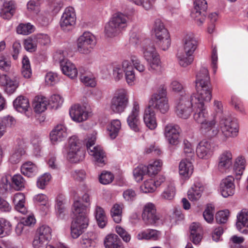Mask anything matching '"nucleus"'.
<instances>
[{
	"mask_svg": "<svg viewBox=\"0 0 248 248\" xmlns=\"http://www.w3.org/2000/svg\"><path fill=\"white\" fill-rule=\"evenodd\" d=\"M87 207L83 206L79 200L75 201L73 203L72 212L74 219L71 226V235L74 239L78 237L89 225Z\"/></svg>",
	"mask_w": 248,
	"mask_h": 248,
	"instance_id": "1",
	"label": "nucleus"
},
{
	"mask_svg": "<svg viewBox=\"0 0 248 248\" xmlns=\"http://www.w3.org/2000/svg\"><path fill=\"white\" fill-rule=\"evenodd\" d=\"M142 51L145 59L149 63L150 70L158 72H161L162 67L159 55L156 52L153 43L150 40H145Z\"/></svg>",
	"mask_w": 248,
	"mask_h": 248,
	"instance_id": "2",
	"label": "nucleus"
},
{
	"mask_svg": "<svg viewBox=\"0 0 248 248\" xmlns=\"http://www.w3.org/2000/svg\"><path fill=\"white\" fill-rule=\"evenodd\" d=\"M166 95V88L164 85H161L156 92L152 95L148 107L152 109L159 110L161 113H165L169 108Z\"/></svg>",
	"mask_w": 248,
	"mask_h": 248,
	"instance_id": "3",
	"label": "nucleus"
},
{
	"mask_svg": "<svg viewBox=\"0 0 248 248\" xmlns=\"http://www.w3.org/2000/svg\"><path fill=\"white\" fill-rule=\"evenodd\" d=\"M127 17L122 13L115 14L106 25L105 32L108 37H114L126 26Z\"/></svg>",
	"mask_w": 248,
	"mask_h": 248,
	"instance_id": "4",
	"label": "nucleus"
},
{
	"mask_svg": "<svg viewBox=\"0 0 248 248\" xmlns=\"http://www.w3.org/2000/svg\"><path fill=\"white\" fill-rule=\"evenodd\" d=\"M123 69L120 65L113 67L112 75L116 81L119 80L123 77V71L128 84L132 85L135 79V75L133 65L128 61H124L122 63Z\"/></svg>",
	"mask_w": 248,
	"mask_h": 248,
	"instance_id": "5",
	"label": "nucleus"
},
{
	"mask_svg": "<svg viewBox=\"0 0 248 248\" xmlns=\"http://www.w3.org/2000/svg\"><path fill=\"white\" fill-rule=\"evenodd\" d=\"M128 103V97L124 90H120L116 93L111 99L110 110L115 113L124 112Z\"/></svg>",
	"mask_w": 248,
	"mask_h": 248,
	"instance_id": "6",
	"label": "nucleus"
},
{
	"mask_svg": "<svg viewBox=\"0 0 248 248\" xmlns=\"http://www.w3.org/2000/svg\"><path fill=\"white\" fill-rule=\"evenodd\" d=\"M52 230L48 226L42 225L39 227L36 231L32 246L34 248H40L46 245L51 239Z\"/></svg>",
	"mask_w": 248,
	"mask_h": 248,
	"instance_id": "7",
	"label": "nucleus"
},
{
	"mask_svg": "<svg viewBox=\"0 0 248 248\" xmlns=\"http://www.w3.org/2000/svg\"><path fill=\"white\" fill-rule=\"evenodd\" d=\"M197 93L192 94L189 96L191 101L195 104L204 106V102H209L212 98L211 85L201 86L196 87Z\"/></svg>",
	"mask_w": 248,
	"mask_h": 248,
	"instance_id": "8",
	"label": "nucleus"
},
{
	"mask_svg": "<svg viewBox=\"0 0 248 248\" xmlns=\"http://www.w3.org/2000/svg\"><path fill=\"white\" fill-rule=\"evenodd\" d=\"M176 107V113L177 115L181 118L187 119L192 112L191 108H196L195 104L191 101L189 96L185 94L182 95Z\"/></svg>",
	"mask_w": 248,
	"mask_h": 248,
	"instance_id": "9",
	"label": "nucleus"
},
{
	"mask_svg": "<svg viewBox=\"0 0 248 248\" xmlns=\"http://www.w3.org/2000/svg\"><path fill=\"white\" fill-rule=\"evenodd\" d=\"M81 146L82 144L77 137L73 136L69 138L67 157L71 161L76 162L82 158L84 152Z\"/></svg>",
	"mask_w": 248,
	"mask_h": 248,
	"instance_id": "10",
	"label": "nucleus"
},
{
	"mask_svg": "<svg viewBox=\"0 0 248 248\" xmlns=\"http://www.w3.org/2000/svg\"><path fill=\"white\" fill-rule=\"evenodd\" d=\"M95 45L94 36L89 32H85L77 40V49L81 53H90Z\"/></svg>",
	"mask_w": 248,
	"mask_h": 248,
	"instance_id": "11",
	"label": "nucleus"
},
{
	"mask_svg": "<svg viewBox=\"0 0 248 248\" xmlns=\"http://www.w3.org/2000/svg\"><path fill=\"white\" fill-rule=\"evenodd\" d=\"M207 9V3L205 0H195L191 16L199 26L202 25L204 21Z\"/></svg>",
	"mask_w": 248,
	"mask_h": 248,
	"instance_id": "12",
	"label": "nucleus"
},
{
	"mask_svg": "<svg viewBox=\"0 0 248 248\" xmlns=\"http://www.w3.org/2000/svg\"><path fill=\"white\" fill-rule=\"evenodd\" d=\"M220 128L226 138L235 137L238 132V126L236 121L231 117H223L220 121Z\"/></svg>",
	"mask_w": 248,
	"mask_h": 248,
	"instance_id": "13",
	"label": "nucleus"
},
{
	"mask_svg": "<svg viewBox=\"0 0 248 248\" xmlns=\"http://www.w3.org/2000/svg\"><path fill=\"white\" fill-rule=\"evenodd\" d=\"M76 16L74 9L72 7H67L63 12L60 20V26L64 31L72 29L76 24Z\"/></svg>",
	"mask_w": 248,
	"mask_h": 248,
	"instance_id": "14",
	"label": "nucleus"
},
{
	"mask_svg": "<svg viewBox=\"0 0 248 248\" xmlns=\"http://www.w3.org/2000/svg\"><path fill=\"white\" fill-rule=\"evenodd\" d=\"M95 140V138L94 137H92L88 140L86 143L87 150L89 154L94 157L95 161L97 163L104 165L105 153L101 147L99 146L93 147Z\"/></svg>",
	"mask_w": 248,
	"mask_h": 248,
	"instance_id": "15",
	"label": "nucleus"
},
{
	"mask_svg": "<svg viewBox=\"0 0 248 248\" xmlns=\"http://www.w3.org/2000/svg\"><path fill=\"white\" fill-rule=\"evenodd\" d=\"M180 131V128L177 124H169L166 125L164 135L170 144L176 145L179 143Z\"/></svg>",
	"mask_w": 248,
	"mask_h": 248,
	"instance_id": "16",
	"label": "nucleus"
},
{
	"mask_svg": "<svg viewBox=\"0 0 248 248\" xmlns=\"http://www.w3.org/2000/svg\"><path fill=\"white\" fill-rule=\"evenodd\" d=\"M133 108L129 114L127 122L130 128L135 132H139L140 128V121L139 118V104L137 101H134Z\"/></svg>",
	"mask_w": 248,
	"mask_h": 248,
	"instance_id": "17",
	"label": "nucleus"
},
{
	"mask_svg": "<svg viewBox=\"0 0 248 248\" xmlns=\"http://www.w3.org/2000/svg\"><path fill=\"white\" fill-rule=\"evenodd\" d=\"M215 149V145L212 142L206 140L201 141L196 149L198 156L202 159H207L212 155Z\"/></svg>",
	"mask_w": 248,
	"mask_h": 248,
	"instance_id": "18",
	"label": "nucleus"
},
{
	"mask_svg": "<svg viewBox=\"0 0 248 248\" xmlns=\"http://www.w3.org/2000/svg\"><path fill=\"white\" fill-rule=\"evenodd\" d=\"M142 217L147 224H154L159 219L156 213L155 205L152 203H147L144 207Z\"/></svg>",
	"mask_w": 248,
	"mask_h": 248,
	"instance_id": "19",
	"label": "nucleus"
},
{
	"mask_svg": "<svg viewBox=\"0 0 248 248\" xmlns=\"http://www.w3.org/2000/svg\"><path fill=\"white\" fill-rule=\"evenodd\" d=\"M234 178L231 175L222 180L220 184V191L225 198L232 196L235 192Z\"/></svg>",
	"mask_w": 248,
	"mask_h": 248,
	"instance_id": "20",
	"label": "nucleus"
},
{
	"mask_svg": "<svg viewBox=\"0 0 248 248\" xmlns=\"http://www.w3.org/2000/svg\"><path fill=\"white\" fill-rule=\"evenodd\" d=\"M0 84L5 86V92L11 94L14 93L19 85L18 78L14 77L10 78L6 74H2Z\"/></svg>",
	"mask_w": 248,
	"mask_h": 248,
	"instance_id": "21",
	"label": "nucleus"
},
{
	"mask_svg": "<svg viewBox=\"0 0 248 248\" xmlns=\"http://www.w3.org/2000/svg\"><path fill=\"white\" fill-rule=\"evenodd\" d=\"M193 110L195 111L194 119L195 121L201 124V127H202L203 124L206 125L209 123L210 120H207L209 116L204 106H202V104L201 105H197L196 108H193Z\"/></svg>",
	"mask_w": 248,
	"mask_h": 248,
	"instance_id": "22",
	"label": "nucleus"
},
{
	"mask_svg": "<svg viewBox=\"0 0 248 248\" xmlns=\"http://www.w3.org/2000/svg\"><path fill=\"white\" fill-rule=\"evenodd\" d=\"M236 226L243 233H248V211L243 209L237 216Z\"/></svg>",
	"mask_w": 248,
	"mask_h": 248,
	"instance_id": "23",
	"label": "nucleus"
},
{
	"mask_svg": "<svg viewBox=\"0 0 248 248\" xmlns=\"http://www.w3.org/2000/svg\"><path fill=\"white\" fill-rule=\"evenodd\" d=\"M67 136V129L62 124H59L55 127L50 133V139L51 141L55 142L64 140Z\"/></svg>",
	"mask_w": 248,
	"mask_h": 248,
	"instance_id": "24",
	"label": "nucleus"
},
{
	"mask_svg": "<svg viewBox=\"0 0 248 248\" xmlns=\"http://www.w3.org/2000/svg\"><path fill=\"white\" fill-rule=\"evenodd\" d=\"M196 87L211 85L209 72L207 68L204 66H202L198 71L196 75Z\"/></svg>",
	"mask_w": 248,
	"mask_h": 248,
	"instance_id": "25",
	"label": "nucleus"
},
{
	"mask_svg": "<svg viewBox=\"0 0 248 248\" xmlns=\"http://www.w3.org/2000/svg\"><path fill=\"white\" fill-rule=\"evenodd\" d=\"M69 114L74 121L78 122L85 121L88 117V113L85 108L78 105H76L71 108Z\"/></svg>",
	"mask_w": 248,
	"mask_h": 248,
	"instance_id": "26",
	"label": "nucleus"
},
{
	"mask_svg": "<svg viewBox=\"0 0 248 248\" xmlns=\"http://www.w3.org/2000/svg\"><path fill=\"white\" fill-rule=\"evenodd\" d=\"M232 165V155L229 151H225L219 157L218 169L221 172L226 171Z\"/></svg>",
	"mask_w": 248,
	"mask_h": 248,
	"instance_id": "27",
	"label": "nucleus"
},
{
	"mask_svg": "<svg viewBox=\"0 0 248 248\" xmlns=\"http://www.w3.org/2000/svg\"><path fill=\"white\" fill-rule=\"evenodd\" d=\"M184 49L186 54L192 55L196 50L198 42L192 33H189L186 35L184 39Z\"/></svg>",
	"mask_w": 248,
	"mask_h": 248,
	"instance_id": "28",
	"label": "nucleus"
},
{
	"mask_svg": "<svg viewBox=\"0 0 248 248\" xmlns=\"http://www.w3.org/2000/svg\"><path fill=\"white\" fill-rule=\"evenodd\" d=\"M190 240L195 245L198 244L202 239V230L200 224L193 222L189 227Z\"/></svg>",
	"mask_w": 248,
	"mask_h": 248,
	"instance_id": "29",
	"label": "nucleus"
},
{
	"mask_svg": "<svg viewBox=\"0 0 248 248\" xmlns=\"http://www.w3.org/2000/svg\"><path fill=\"white\" fill-rule=\"evenodd\" d=\"M15 10L16 6L14 1H5L0 9V15L3 19H9L14 15Z\"/></svg>",
	"mask_w": 248,
	"mask_h": 248,
	"instance_id": "30",
	"label": "nucleus"
},
{
	"mask_svg": "<svg viewBox=\"0 0 248 248\" xmlns=\"http://www.w3.org/2000/svg\"><path fill=\"white\" fill-rule=\"evenodd\" d=\"M144 122L147 127L153 130L156 128L157 123L155 113L153 109L147 107L144 111L143 116Z\"/></svg>",
	"mask_w": 248,
	"mask_h": 248,
	"instance_id": "31",
	"label": "nucleus"
},
{
	"mask_svg": "<svg viewBox=\"0 0 248 248\" xmlns=\"http://www.w3.org/2000/svg\"><path fill=\"white\" fill-rule=\"evenodd\" d=\"M104 245L106 248H124L122 242L115 234H110L105 237Z\"/></svg>",
	"mask_w": 248,
	"mask_h": 248,
	"instance_id": "32",
	"label": "nucleus"
},
{
	"mask_svg": "<svg viewBox=\"0 0 248 248\" xmlns=\"http://www.w3.org/2000/svg\"><path fill=\"white\" fill-rule=\"evenodd\" d=\"M201 130L202 134L210 138L215 137L219 132V129L216 126V122L214 119L209 121L207 124H203Z\"/></svg>",
	"mask_w": 248,
	"mask_h": 248,
	"instance_id": "33",
	"label": "nucleus"
},
{
	"mask_svg": "<svg viewBox=\"0 0 248 248\" xmlns=\"http://www.w3.org/2000/svg\"><path fill=\"white\" fill-rule=\"evenodd\" d=\"M179 169L180 175L186 178L192 174L193 166L190 161L186 159L182 160L180 162Z\"/></svg>",
	"mask_w": 248,
	"mask_h": 248,
	"instance_id": "34",
	"label": "nucleus"
},
{
	"mask_svg": "<svg viewBox=\"0 0 248 248\" xmlns=\"http://www.w3.org/2000/svg\"><path fill=\"white\" fill-rule=\"evenodd\" d=\"M61 68L63 74L66 75L71 78L77 77L78 70L75 65L68 60L61 64Z\"/></svg>",
	"mask_w": 248,
	"mask_h": 248,
	"instance_id": "35",
	"label": "nucleus"
},
{
	"mask_svg": "<svg viewBox=\"0 0 248 248\" xmlns=\"http://www.w3.org/2000/svg\"><path fill=\"white\" fill-rule=\"evenodd\" d=\"M154 32L156 39L170 36L168 30L165 28L163 23L159 19H156L155 22Z\"/></svg>",
	"mask_w": 248,
	"mask_h": 248,
	"instance_id": "36",
	"label": "nucleus"
},
{
	"mask_svg": "<svg viewBox=\"0 0 248 248\" xmlns=\"http://www.w3.org/2000/svg\"><path fill=\"white\" fill-rule=\"evenodd\" d=\"M13 105L16 110L20 112H25L30 108L28 99L23 96L17 97L14 101Z\"/></svg>",
	"mask_w": 248,
	"mask_h": 248,
	"instance_id": "37",
	"label": "nucleus"
},
{
	"mask_svg": "<svg viewBox=\"0 0 248 248\" xmlns=\"http://www.w3.org/2000/svg\"><path fill=\"white\" fill-rule=\"evenodd\" d=\"M203 189V186L201 184L198 183L195 184L188 191V198L191 201H196L198 200L202 196Z\"/></svg>",
	"mask_w": 248,
	"mask_h": 248,
	"instance_id": "38",
	"label": "nucleus"
},
{
	"mask_svg": "<svg viewBox=\"0 0 248 248\" xmlns=\"http://www.w3.org/2000/svg\"><path fill=\"white\" fill-rule=\"evenodd\" d=\"M94 214L97 224L99 227L103 228L107 222V218L104 209L99 206L96 205Z\"/></svg>",
	"mask_w": 248,
	"mask_h": 248,
	"instance_id": "39",
	"label": "nucleus"
},
{
	"mask_svg": "<svg viewBox=\"0 0 248 248\" xmlns=\"http://www.w3.org/2000/svg\"><path fill=\"white\" fill-rule=\"evenodd\" d=\"M159 232L155 230H147L140 232L137 235L139 240H157L159 235Z\"/></svg>",
	"mask_w": 248,
	"mask_h": 248,
	"instance_id": "40",
	"label": "nucleus"
},
{
	"mask_svg": "<svg viewBox=\"0 0 248 248\" xmlns=\"http://www.w3.org/2000/svg\"><path fill=\"white\" fill-rule=\"evenodd\" d=\"M48 102L46 98L44 97H38L35 98L33 103V107L34 111L40 113L45 111L46 109Z\"/></svg>",
	"mask_w": 248,
	"mask_h": 248,
	"instance_id": "41",
	"label": "nucleus"
},
{
	"mask_svg": "<svg viewBox=\"0 0 248 248\" xmlns=\"http://www.w3.org/2000/svg\"><path fill=\"white\" fill-rule=\"evenodd\" d=\"M121 127V123L120 120L115 119L112 120L110 124L108 126V135L111 139H114L118 135Z\"/></svg>",
	"mask_w": 248,
	"mask_h": 248,
	"instance_id": "42",
	"label": "nucleus"
},
{
	"mask_svg": "<svg viewBox=\"0 0 248 248\" xmlns=\"http://www.w3.org/2000/svg\"><path fill=\"white\" fill-rule=\"evenodd\" d=\"M37 170L36 166L31 162H27L21 167V172L24 175L31 177Z\"/></svg>",
	"mask_w": 248,
	"mask_h": 248,
	"instance_id": "43",
	"label": "nucleus"
},
{
	"mask_svg": "<svg viewBox=\"0 0 248 248\" xmlns=\"http://www.w3.org/2000/svg\"><path fill=\"white\" fill-rule=\"evenodd\" d=\"M25 181L20 174H15L12 178V186L16 190H21L25 187Z\"/></svg>",
	"mask_w": 248,
	"mask_h": 248,
	"instance_id": "44",
	"label": "nucleus"
},
{
	"mask_svg": "<svg viewBox=\"0 0 248 248\" xmlns=\"http://www.w3.org/2000/svg\"><path fill=\"white\" fill-rule=\"evenodd\" d=\"M162 165V162L160 160L155 161L153 163L150 164L146 166V173L150 176L155 175L160 170Z\"/></svg>",
	"mask_w": 248,
	"mask_h": 248,
	"instance_id": "45",
	"label": "nucleus"
},
{
	"mask_svg": "<svg viewBox=\"0 0 248 248\" xmlns=\"http://www.w3.org/2000/svg\"><path fill=\"white\" fill-rule=\"evenodd\" d=\"M123 204H115L112 207L110 212L111 217L116 223H119L122 220Z\"/></svg>",
	"mask_w": 248,
	"mask_h": 248,
	"instance_id": "46",
	"label": "nucleus"
},
{
	"mask_svg": "<svg viewBox=\"0 0 248 248\" xmlns=\"http://www.w3.org/2000/svg\"><path fill=\"white\" fill-rule=\"evenodd\" d=\"M246 161L242 156L238 157L235 162L233 170L236 175H241L245 169Z\"/></svg>",
	"mask_w": 248,
	"mask_h": 248,
	"instance_id": "47",
	"label": "nucleus"
},
{
	"mask_svg": "<svg viewBox=\"0 0 248 248\" xmlns=\"http://www.w3.org/2000/svg\"><path fill=\"white\" fill-rule=\"evenodd\" d=\"M177 58L179 61V64L183 67H186L190 64L193 61L194 58L192 55L189 54H182L178 53Z\"/></svg>",
	"mask_w": 248,
	"mask_h": 248,
	"instance_id": "48",
	"label": "nucleus"
},
{
	"mask_svg": "<svg viewBox=\"0 0 248 248\" xmlns=\"http://www.w3.org/2000/svg\"><path fill=\"white\" fill-rule=\"evenodd\" d=\"M10 222L4 218H0V237H3L8 235L11 230Z\"/></svg>",
	"mask_w": 248,
	"mask_h": 248,
	"instance_id": "49",
	"label": "nucleus"
},
{
	"mask_svg": "<svg viewBox=\"0 0 248 248\" xmlns=\"http://www.w3.org/2000/svg\"><path fill=\"white\" fill-rule=\"evenodd\" d=\"M21 73L25 78H30L31 75V70L29 60L26 56H24L22 59V67Z\"/></svg>",
	"mask_w": 248,
	"mask_h": 248,
	"instance_id": "50",
	"label": "nucleus"
},
{
	"mask_svg": "<svg viewBox=\"0 0 248 248\" xmlns=\"http://www.w3.org/2000/svg\"><path fill=\"white\" fill-rule=\"evenodd\" d=\"M146 166L140 165L133 170V175L137 182L142 180L143 176L147 174Z\"/></svg>",
	"mask_w": 248,
	"mask_h": 248,
	"instance_id": "51",
	"label": "nucleus"
},
{
	"mask_svg": "<svg viewBox=\"0 0 248 248\" xmlns=\"http://www.w3.org/2000/svg\"><path fill=\"white\" fill-rule=\"evenodd\" d=\"M37 45V42L35 36L29 37L24 41L25 48L28 51H35Z\"/></svg>",
	"mask_w": 248,
	"mask_h": 248,
	"instance_id": "52",
	"label": "nucleus"
},
{
	"mask_svg": "<svg viewBox=\"0 0 248 248\" xmlns=\"http://www.w3.org/2000/svg\"><path fill=\"white\" fill-rule=\"evenodd\" d=\"M230 215V212L228 210L219 211L217 213L215 218L217 223L224 224L228 219Z\"/></svg>",
	"mask_w": 248,
	"mask_h": 248,
	"instance_id": "53",
	"label": "nucleus"
},
{
	"mask_svg": "<svg viewBox=\"0 0 248 248\" xmlns=\"http://www.w3.org/2000/svg\"><path fill=\"white\" fill-rule=\"evenodd\" d=\"M25 152L23 148L19 147L15 150L14 153L12 155L10 158V160L11 163L13 164H16L18 163L24 155Z\"/></svg>",
	"mask_w": 248,
	"mask_h": 248,
	"instance_id": "54",
	"label": "nucleus"
},
{
	"mask_svg": "<svg viewBox=\"0 0 248 248\" xmlns=\"http://www.w3.org/2000/svg\"><path fill=\"white\" fill-rule=\"evenodd\" d=\"M214 207L211 204H207L203 213V217L208 223H211L214 220Z\"/></svg>",
	"mask_w": 248,
	"mask_h": 248,
	"instance_id": "55",
	"label": "nucleus"
},
{
	"mask_svg": "<svg viewBox=\"0 0 248 248\" xmlns=\"http://www.w3.org/2000/svg\"><path fill=\"white\" fill-rule=\"evenodd\" d=\"M16 31L18 34L28 35L33 31V26L30 23L21 24L17 27Z\"/></svg>",
	"mask_w": 248,
	"mask_h": 248,
	"instance_id": "56",
	"label": "nucleus"
},
{
	"mask_svg": "<svg viewBox=\"0 0 248 248\" xmlns=\"http://www.w3.org/2000/svg\"><path fill=\"white\" fill-rule=\"evenodd\" d=\"M175 187L170 185L161 194V197L165 200H170L172 199L175 195Z\"/></svg>",
	"mask_w": 248,
	"mask_h": 248,
	"instance_id": "57",
	"label": "nucleus"
},
{
	"mask_svg": "<svg viewBox=\"0 0 248 248\" xmlns=\"http://www.w3.org/2000/svg\"><path fill=\"white\" fill-rule=\"evenodd\" d=\"M156 44L162 50H167L170 47L171 44L170 36H168V37H164L157 39Z\"/></svg>",
	"mask_w": 248,
	"mask_h": 248,
	"instance_id": "58",
	"label": "nucleus"
},
{
	"mask_svg": "<svg viewBox=\"0 0 248 248\" xmlns=\"http://www.w3.org/2000/svg\"><path fill=\"white\" fill-rule=\"evenodd\" d=\"M114 179L113 175L110 172H103L99 176V182L103 185H107L112 182Z\"/></svg>",
	"mask_w": 248,
	"mask_h": 248,
	"instance_id": "59",
	"label": "nucleus"
},
{
	"mask_svg": "<svg viewBox=\"0 0 248 248\" xmlns=\"http://www.w3.org/2000/svg\"><path fill=\"white\" fill-rule=\"evenodd\" d=\"M11 69V62L3 56H0V70L5 73H8Z\"/></svg>",
	"mask_w": 248,
	"mask_h": 248,
	"instance_id": "60",
	"label": "nucleus"
},
{
	"mask_svg": "<svg viewBox=\"0 0 248 248\" xmlns=\"http://www.w3.org/2000/svg\"><path fill=\"white\" fill-rule=\"evenodd\" d=\"M183 145L184 153L185 155L189 157H191L194 153L191 144L187 140H184L183 141Z\"/></svg>",
	"mask_w": 248,
	"mask_h": 248,
	"instance_id": "61",
	"label": "nucleus"
},
{
	"mask_svg": "<svg viewBox=\"0 0 248 248\" xmlns=\"http://www.w3.org/2000/svg\"><path fill=\"white\" fill-rule=\"evenodd\" d=\"M50 178L51 175L49 173H45L38 179L37 182V186L40 188L43 189L50 180Z\"/></svg>",
	"mask_w": 248,
	"mask_h": 248,
	"instance_id": "62",
	"label": "nucleus"
},
{
	"mask_svg": "<svg viewBox=\"0 0 248 248\" xmlns=\"http://www.w3.org/2000/svg\"><path fill=\"white\" fill-rule=\"evenodd\" d=\"M116 232L122 237L125 242H128L131 239L130 234L126 231L120 226H117L115 228Z\"/></svg>",
	"mask_w": 248,
	"mask_h": 248,
	"instance_id": "63",
	"label": "nucleus"
},
{
	"mask_svg": "<svg viewBox=\"0 0 248 248\" xmlns=\"http://www.w3.org/2000/svg\"><path fill=\"white\" fill-rule=\"evenodd\" d=\"M45 80L47 84L52 86L58 81L59 79L56 73L49 72L46 76Z\"/></svg>",
	"mask_w": 248,
	"mask_h": 248,
	"instance_id": "64",
	"label": "nucleus"
}]
</instances>
